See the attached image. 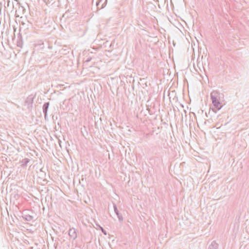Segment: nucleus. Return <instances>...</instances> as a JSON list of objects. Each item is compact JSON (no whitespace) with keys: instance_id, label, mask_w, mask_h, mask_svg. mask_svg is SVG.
Instances as JSON below:
<instances>
[{"instance_id":"nucleus-23","label":"nucleus","mask_w":249,"mask_h":249,"mask_svg":"<svg viewBox=\"0 0 249 249\" xmlns=\"http://www.w3.org/2000/svg\"><path fill=\"white\" fill-rule=\"evenodd\" d=\"M12 40L14 42V37L13 36H12Z\"/></svg>"},{"instance_id":"nucleus-12","label":"nucleus","mask_w":249,"mask_h":249,"mask_svg":"<svg viewBox=\"0 0 249 249\" xmlns=\"http://www.w3.org/2000/svg\"><path fill=\"white\" fill-rule=\"evenodd\" d=\"M33 218V217L32 216L27 213V215H25V218L24 220L27 221H31L32 220Z\"/></svg>"},{"instance_id":"nucleus-14","label":"nucleus","mask_w":249,"mask_h":249,"mask_svg":"<svg viewBox=\"0 0 249 249\" xmlns=\"http://www.w3.org/2000/svg\"><path fill=\"white\" fill-rule=\"evenodd\" d=\"M17 215L18 217V218L17 216V219L20 220V221H22V217L23 216L22 215V213L21 211V210H19V212L18 213H17Z\"/></svg>"},{"instance_id":"nucleus-13","label":"nucleus","mask_w":249,"mask_h":249,"mask_svg":"<svg viewBox=\"0 0 249 249\" xmlns=\"http://www.w3.org/2000/svg\"><path fill=\"white\" fill-rule=\"evenodd\" d=\"M96 225L101 230L102 233L104 235H106L107 234V232L102 227H101L99 224L96 223Z\"/></svg>"},{"instance_id":"nucleus-15","label":"nucleus","mask_w":249,"mask_h":249,"mask_svg":"<svg viewBox=\"0 0 249 249\" xmlns=\"http://www.w3.org/2000/svg\"><path fill=\"white\" fill-rule=\"evenodd\" d=\"M214 107L218 110H220L222 106L220 103H218L217 104H215V105H213Z\"/></svg>"},{"instance_id":"nucleus-10","label":"nucleus","mask_w":249,"mask_h":249,"mask_svg":"<svg viewBox=\"0 0 249 249\" xmlns=\"http://www.w3.org/2000/svg\"><path fill=\"white\" fill-rule=\"evenodd\" d=\"M218 244L215 241H213L211 245H209L208 249H218Z\"/></svg>"},{"instance_id":"nucleus-20","label":"nucleus","mask_w":249,"mask_h":249,"mask_svg":"<svg viewBox=\"0 0 249 249\" xmlns=\"http://www.w3.org/2000/svg\"><path fill=\"white\" fill-rule=\"evenodd\" d=\"M11 235H12L11 233H10V238H11V239L12 242H14V240H13V238H14V235H12V237L11 238Z\"/></svg>"},{"instance_id":"nucleus-16","label":"nucleus","mask_w":249,"mask_h":249,"mask_svg":"<svg viewBox=\"0 0 249 249\" xmlns=\"http://www.w3.org/2000/svg\"><path fill=\"white\" fill-rule=\"evenodd\" d=\"M113 206L114 211V212L116 213V214H118V213H119V211H118V210L117 209L116 205L115 203H113Z\"/></svg>"},{"instance_id":"nucleus-2","label":"nucleus","mask_w":249,"mask_h":249,"mask_svg":"<svg viewBox=\"0 0 249 249\" xmlns=\"http://www.w3.org/2000/svg\"><path fill=\"white\" fill-rule=\"evenodd\" d=\"M17 151H18L20 154L17 153V161H19V160H22V159H24V157H26L27 156V153L25 151L24 148L23 147H21V148L17 147Z\"/></svg>"},{"instance_id":"nucleus-11","label":"nucleus","mask_w":249,"mask_h":249,"mask_svg":"<svg viewBox=\"0 0 249 249\" xmlns=\"http://www.w3.org/2000/svg\"><path fill=\"white\" fill-rule=\"evenodd\" d=\"M16 199V194L15 192H12L10 195V202H13V204L15 203V200Z\"/></svg>"},{"instance_id":"nucleus-9","label":"nucleus","mask_w":249,"mask_h":249,"mask_svg":"<svg viewBox=\"0 0 249 249\" xmlns=\"http://www.w3.org/2000/svg\"><path fill=\"white\" fill-rule=\"evenodd\" d=\"M23 44V41L21 38V36L20 33L18 34V40L17 41V46L22 47Z\"/></svg>"},{"instance_id":"nucleus-22","label":"nucleus","mask_w":249,"mask_h":249,"mask_svg":"<svg viewBox=\"0 0 249 249\" xmlns=\"http://www.w3.org/2000/svg\"><path fill=\"white\" fill-rule=\"evenodd\" d=\"M13 30H14V34L15 35V33L16 32V26L13 25Z\"/></svg>"},{"instance_id":"nucleus-6","label":"nucleus","mask_w":249,"mask_h":249,"mask_svg":"<svg viewBox=\"0 0 249 249\" xmlns=\"http://www.w3.org/2000/svg\"><path fill=\"white\" fill-rule=\"evenodd\" d=\"M69 235L71 239L75 240L77 237V230L74 228H71L69 231Z\"/></svg>"},{"instance_id":"nucleus-5","label":"nucleus","mask_w":249,"mask_h":249,"mask_svg":"<svg viewBox=\"0 0 249 249\" xmlns=\"http://www.w3.org/2000/svg\"><path fill=\"white\" fill-rule=\"evenodd\" d=\"M33 97L32 96H28L25 102V106L27 107V108L30 109L32 107V104L33 102Z\"/></svg>"},{"instance_id":"nucleus-21","label":"nucleus","mask_w":249,"mask_h":249,"mask_svg":"<svg viewBox=\"0 0 249 249\" xmlns=\"http://www.w3.org/2000/svg\"><path fill=\"white\" fill-rule=\"evenodd\" d=\"M91 57H88L87 58V59L86 60V62H89L91 60Z\"/></svg>"},{"instance_id":"nucleus-4","label":"nucleus","mask_w":249,"mask_h":249,"mask_svg":"<svg viewBox=\"0 0 249 249\" xmlns=\"http://www.w3.org/2000/svg\"><path fill=\"white\" fill-rule=\"evenodd\" d=\"M30 160L27 157H24V159H22V160H19V161H18L17 164L19 165V166L23 168H25L27 166V164L29 161Z\"/></svg>"},{"instance_id":"nucleus-8","label":"nucleus","mask_w":249,"mask_h":249,"mask_svg":"<svg viewBox=\"0 0 249 249\" xmlns=\"http://www.w3.org/2000/svg\"><path fill=\"white\" fill-rule=\"evenodd\" d=\"M49 106H50V103L49 102L45 103L43 105V107H42L43 112L44 113V117H45V119H46V117L47 116V111H48V109Z\"/></svg>"},{"instance_id":"nucleus-17","label":"nucleus","mask_w":249,"mask_h":249,"mask_svg":"<svg viewBox=\"0 0 249 249\" xmlns=\"http://www.w3.org/2000/svg\"><path fill=\"white\" fill-rule=\"evenodd\" d=\"M117 215V217L118 218V219L119 220L120 222H121L123 220V217L122 216V215L121 214H120V213H118V214H116Z\"/></svg>"},{"instance_id":"nucleus-19","label":"nucleus","mask_w":249,"mask_h":249,"mask_svg":"<svg viewBox=\"0 0 249 249\" xmlns=\"http://www.w3.org/2000/svg\"><path fill=\"white\" fill-rule=\"evenodd\" d=\"M15 186V185H13V184H11L10 186L9 187V189H10V192H11V191H12L13 190V188L12 187H14Z\"/></svg>"},{"instance_id":"nucleus-3","label":"nucleus","mask_w":249,"mask_h":249,"mask_svg":"<svg viewBox=\"0 0 249 249\" xmlns=\"http://www.w3.org/2000/svg\"><path fill=\"white\" fill-rule=\"evenodd\" d=\"M25 11V9L21 6L20 3L17 0V18L20 17L21 18Z\"/></svg>"},{"instance_id":"nucleus-18","label":"nucleus","mask_w":249,"mask_h":249,"mask_svg":"<svg viewBox=\"0 0 249 249\" xmlns=\"http://www.w3.org/2000/svg\"><path fill=\"white\" fill-rule=\"evenodd\" d=\"M22 220H24V219L25 218V215H27V211L26 210H24L23 212H22Z\"/></svg>"},{"instance_id":"nucleus-1","label":"nucleus","mask_w":249,"mask_h":249,"mask_svg":"<svg viewBox=\"0 0 249 249\" xmlns=\"http://www.w3.org/2000/svg\"><path fill=\"white\" fill-rule=\"evenodd\" d=\"M210 96L213 105H215V104L220 103L219 101L220 98V93L218 91L213 90L211 93Z\"/></svg>"},{"instance_id":"nucleus-7","label":"nucleus","mask_w":249,"mask_h":249,"mask_svg":"<svg viewBox=\"0 0 249 249\" xmlns=\"http://www.w3.org/2000/svg\"><path fill=\"white\" fill-rule=\"evenodd\" d=\"M107 0H99L96 3L97 8L99 9L104 8L107 5Z\"/></svg>"}]
</instances>
